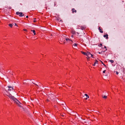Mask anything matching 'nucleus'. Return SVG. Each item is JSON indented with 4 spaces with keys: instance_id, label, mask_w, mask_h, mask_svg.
<instances>
[{
    "instance_id": "1",
    "label": "nucleus",
    "mask_w": 125,
    "mask_h": 125,
    "mask_svg": "<svg viewBox=\"0 0 125 125\" xmlns=\"http://www.w3.org/2000/svg\"><path fill=\"white\" fill-rule=\"evenodd\" d=\"M16 14L17 15H19V16L21 17L23 16L24 15V14H23L22 12H20L19 11L17 12Z\"/></svg>"
},
{
    "instance_id": "2",
    "label": "nucleus",
    "mask_w": 125,
    "mask_h": 125,
    "mask_svg": "<svg viewBox=\"0 0 125 125\" xmlns=\"http://www.w3.org/2000/svg\"><path fill=\"white\" fill-rule=\"evenodd\" d=\"M93 55L89 52L86 51V56L88 57H92Z\"/></svg>"
},
{
    "instance_id": "3",
    "label": "nucleus",
    "mask_w": 125,
    "mask_h": 125,
    "mask_svg": "<svg viewBox=\"0 0 125 125\" xmlns=\"http://www.w3.org/2000/svg\"><path fill=\"white\" fill-rule=\"evenodd\" d=\"M11 99H12L14 101H15V100H17L18 102H19L20 104H21L19 101L16 98L14 97V96H13L11 98Z\"/></svg>"
},
{
    "instance_id": "4",
    "label": "nucleus",
    "mask_w": 125,
    "mask_h": 125,
    "mask_svg": "<svg viewBox=\"0 0 125 125\" xmlns=\"http://www.w3.org/2000/svg\"><path fill=\"white\" fill-rule=\"evenodd\" d=\"M54 95L52 94H49V97L51 99H53V97H54Z\"/></svg>"
},
{
    "instance_id": "5",
    "label": "nucleus",
    "mask_w": 125,
    "mask_h": 125,
    "mask_svg": "<svg viewBox=\"0 0 125 125\" xmlns=\"http://www.w3.org/2000/svg\"><path fill=\"white\" fill-rule=\"evenodd\" d=\"M108 35L107 34H106V35H104V37H106V39H108Z\"/></svg>"
},
{
    "instance_id": "6",
    "label": "nucleus",
    "mask_w": 125,
    "mask_h": 125,
    "mask_svg": "<svg viewBox=\"0 0 125 125\" xmlns=\"http://www.w3.org/2000/svg\"><path fill=\"white\" fill-rule=\"evenodd\" d=\"M7 96L9 97L10 99H11L13 96H12V95H11V94H10V93H9V95H7Z\"/></svg>"
},
{
    "instance_id": "7",
    "label": "nucleus",
    "mask_w": 125,
    "mask_h": 125,
    "mask_svg": "<svg viewBox=\"0 0 125 125\" xmlns=\"http://www.w3.org/2000/svg\"><path fill=\"white\" fill-rule=\"evenodd\" d=\"M66 40L67 41H69V42L71 41L72 42V41L70 39L68 38H65Z\"/></svg>"
},
{
    "instance_id": "8",
    "label": "nucleus",
    "mask_w": 125,
    "mask_h": 125,
    "mask_svg": "<svg viewBox=\"0 0 125 125\" xmlns=\"http://www.w3.org/2000/svg\"><path fill=\"white\" fill-rule=\"evenodd\" d=\"M74 8H73L72 9V13H73L74 12H76L77 11L76 10H74Z\"/></svg>"
},
{
    "instance_id": "9",
    "label": "nucleus",
    "mask_w": 125,
    "mask_h": 125,
    "mask_svg": "<svg viewBox=\"0 0 125 125\" xmlns=\"http://www.w3.org/2000/svg\"><path fill=\"white\" fill-rule=\"evenodd\" d=\"M99 30L101 33H103V31H102V30L100 29V27L99 28Z\"/></svg>"
},
{
    "instance_id": "10",
    "label": "nucleus",
    "mask_w": 125,
    "mask_h": 125,
    "mask_svg": "<svg viewBox=\"0 0 125 125\" xmlns=\"http://www.w3.org/2000/svg\"><path fill=\"white\" fill-rule=\"evenodd\" d=\"M71 32L73 34H75V31L74 30H72V31Z\"/></svg>"
},
{
    "instance_id": "11",
    "label": "nucleus",
    "mask_w": 125,
    "mask_h": 125,
    "mask_svg": "<svg viewBox=\"0 0 125 125\" xmlns=\"http://www.w3.org/2000/svg\"><path fill=\"white\" fill-rule=\"evenodd\" d=\"M31 31H32L33 33L34 34V35H35L36 34V32L34 30H31Z\"/></svg>"
},
{
    "instance_id": "12",
    "label": "nucleus",
    "mask_w": 125,
    "mask_h": 125,
    "mask_svg": "<svg viewBox=\"0 0 125 125\" xmlns=\"http://www.w3.org/2000/svg\"><path fill=\"white\" fill-rule=\"evenodd\" d=\"M15 102L18 105V106L20 107H21L22 106L19 104L16 101H15Z\"/></svg>"
},
{
    "instance_id": "13",
    "label": "nucleus",
    "mask_w": 125,
    "mask_h": 125,
    "mask_svg": "<svg viewBox=\"0 0 125 125\" xmlns=\"http://www.w3.org/2000/svg\"><path fill=\"white\" fill-rule=\"evenodd\" d=\"M81 52L83 54L86 55V52H84L83 51H81Z\"/></svg>"
},
{
    "instance_id": "14",
    "label": "nucleus",
    "mask_w": 125,
    "mask_h": 125,
    "mask_svg": "<svg viewBox=\"0 0 125 125\" xmlns=\"http://www.w3.org/2000/svg\"><path fill=\"white\" fill-rule=\"evenodd\" d=\"M8 87L9 88H11V89H12V90H14V89L13 88V87H11V86H8Z\"/></svg>"
},
{
    "instance_id": "15",
    "label": "nucleus",
    "mask_w": 125,
    "mask_h": 125,
    "mask_svg": "<svg viewBox=\"0 0 125 125\" xmlns=\"http://www.w3.org/2000/svg\"><path fill=\"white\" fill-rule=\"evenodd\" d=\"M100 61L105 66V67H106L107 66H106V65H105L101 61Z\"/></svg>"
},
{
    "instance_id": "16",
    "label": "nucleus",
    "mask_w": 125,
    "mask_h": 125,
    "mask_svg": "<svg viewBox=\"0 0 125 125\" xmlns=\"http://www.w3.org/2000/svg\"><path fill=\"white\" fill-rule=\"evenodd\" d=\"M102 97L104 99H106L107 97V96L106 95H104V96L103 95Z\"/></svg>"
},
{
    "instance_id": "17",
    "label": "nucleus",
    "mask_w": 125,
    "mask_h": 125,
    "mask_svg": "<svg viewBox=\"0 0 125 125\" xmlns=\"http://www.w3.org/2000/svg\"><path fill=\"white\" fill-rule=\"evenodd\" d=\"M9 26H10L11 27H12V26H13V24H9Z\"/></svg>"
},
{
    "instance_id": "18",
    "label": "nucleus",
    "mask_w": 125,
    "mask_h": 125,
    "mask_svg": "<svg viewBox=\"0 0 125 125\" xmlns=\"http://www.w3.org/2000/svg\"><path fill=\"white\" fill-rule=\"evenodd\" d=\"M95 64H98V61H97V60H95V62H94Z\"/></svg>"
},
{
    "instance_id": "19",
    "label": "nucleus",
    "mask_w": 125,
    "mask_h": 125,
    "mask_svg": "<svg viewBox=\"0 0 125 125\" xmlns=\"http://www.w3.org/2000/svg\"><path fill=\"white\" fill-rule=\"evenodd\" d=\"M89 98V96L88 94H86V100H87L88 98Z\"/></svg>"
},
{
    "instance_id": "20",
    "label": "nucleus",
    "mask_w": 125,
    "mask_h": 125,
    "mask_svg": "<svg viewBox=\"0 0 125 125\" xmlns=\"http://www.w3.org/2000/svg\"><path fill=\"white\" fill-rule=\"evenodd\" d=\"M109 61L111 62V63H112L114 62V61L113 60H110Z\"/></svg>"
},
{
    "instance_id": "21",
    "label": "nucleus",
    "mask_w": 125,
    "mask_h": 125,
    "mask_svg": "<svg viewBox=\"0 0 125 125\" xmlns=\"http://www.w3.org/2000/svg\"><path fill=\"white\" fill-rule=\"evenodd\" d=\"M81 29L82 30H83L84 29H85L83 27H81Z\"/></svg>"
},
{
    "instance_id": "22",
    "label": "nucleus",
    "mask_w": 125,
    "mask_h": 125,
    "mask_svg": "<svg viewBox=\"0 0 125 125\" xmlns=\"http://www.w3.org/2000/svg\"><path fill=\"white\" fill-rule=\"evenodd\" d=\"M74 46L76 47L77 45V44L76 43H74V45H73Z\"/></svg>"
},
{
    "instance_id": "23",
    "label": "nucleus",
    "mask_w": 125,
    "mask_h": 125,
    "mask_svg": "<svg viewBox=\"0 0 125 125\" xmlns=\"http://www.w3.org/2000/svg\"><path fill=\"white\" fill-rule=\"evenodd\" d=\"M61 116L63 117H66L65 115H61Z\"/></svg>"
},
{
    "instance_id": "24",
    "label": "nucleus",
    "mask_w": 125,
    "mask_h": 125,
    "mask_svg": "<svg viewBox=\"0 0 125 125\" xmlns=\"http://www.w3.org/2000/svg\"><path fill=\"white\" fill-rule=\"evenodd\" d=\"M32 83H33V84H34L35 85H37V86H39L37 84H36L33 83V82H32Z\"/></svg>"
},
{
    "instance_id": "25",
    "label": "nucleus",
    "mask_w": 125,
    "mask_h": 125,
    "mask_svg": "<svg viewBox=\"0 0 125 125\" xmlns=\"http://www.w3.org/2000/svg\"><path fill=\"white\" fill-rule=\"evenodd\" d=\"M102 44L101 43H100V45H98V46L100 47H101V46H102Z\"/></svg>"
},
{
    "instance_id": "26",
    "label": "nucleus",
    "mask_w": 125,
    "mask_h": 125,
    "mask_svg": "<svg viewBox=\"0 0 125 125\" xmlns=\"http://www.w3.org/2000/svg\"><path fill=\"white\" fill-rule=\"evenodd\" d=\"M61 104L63 105H66L65 104V103H62V104Z\"/></svg>"
},
{
    "instance_id": "27",
    "label": "nucleus",
    "mask_w": 125,
    "mask_h": 125,
    "mask_svg": "<svg viewBox=\"0 0 125 125\" xmlns=\"http://www.w3.org/2000/svg\"><path fill=\"white\" fill-rule=\"evenodd\" d=\"M63 109L64 110H65V109H66V108L65 107V106H64V108H63Z\"/></svg>"
},
{
    "instance_id": "28",
    "label": "nucleus",
    "mask_w": 125,
    "mask_h": 125,
    "mask_svg": "<svg viewBox=\"0 0 125 125\" xmlns=\"http://www.w3.org/2000/svg\"><path fill=\"white\" fill-rule=\"evenodd\" d=\"M104 48H105V49L106 50H107V49H106V46H104Z\"/></svg>"
},
{
    "instance_id": "29",
    "label": "nucleus",
    "mask_w": 125,
    "mask_h": 125,
    "mask_svg": "<svg viewBox=\"0 0 125 125\" xmlns=\"http://www.w3.org/2000/svg\"><path fill=\"white\" fill-rule=\"evenodd\" d=\"M11 89H9L8 90L9 91H10L11 90Z\"/></svg>"
},
{
    "instance_id": "30",
    "label": "nucleus",
    "mask_w": 125,
    "mask_h": 125,
    "mask_svg": "<svg viewBox=\"0 0 125 125\" xmlns=\"http://www.w3.org/2000/svg\"><path fill=\"white\" fill-rule=\"evenodd\" d=\"M84 94V95H82V97H83L84 96H85H85H86V94Z\"/></svg>"
},
{
    "instance_id": "31",
    "label": "nucleus",
    "mask_w": 125,
    "mask_h": 125,
    "mask_svg": "<svg viewBox=\"0 0 125 125\" xmlns=\"http://www.w3.org/2000/svg\"><path fill=\"white\" fill-rule=\"evenodd\" d=\"M105 71H106V70H104V71H103V73H105Z\"/></svg>"
},
{
    "instance_id": "32",
    "label": "nucleus",
    "mask_w": 125,
    "mask_h": 125,
    "mask_svg": "<svg viewBox=\"0 0 125 125\" xmlns=\"http://www.w3.org/2000/svg\"><path fill=\"white\" fill-rule=\"evenodd\" d=\"M118 73H119L118 72H116V74H118Z\"/></svg>"
},
{
    "instance_id": "33",
    "label": "nucleus",
    "mask_w": 125,
    "mask_h": 125,
    "mask_svg": "<svg viewBox=\"0 0 125 125\" xmlns=\"http://www.w3.org/2000/svg\"><path fill=\"white\" fill-rule=\"evenodd\" d=\"M36 21L35 20V19L34 20V21H33V22H36Z\"/></svg>"
},
{
    "instance_id": "34",
    "label": "nucleus",
    "mask_w": 125,
    "mask_h": 125,
    "mask_svg": "<svg viewBox=\"0 0 125 125\" xmlns=\"http://www.w3.org/2000/svg\"><path fill=\"white\" fill-rule=\"evenodd\" d=\"M23 30L24 31H27V30L26 29H24Z\"/></svg>"
},
{
    "instance_id": "35",
    "label": "nucleus",
    "mask_w": 125,
    "mask_h": 125,
    "mask_svg": "<svg viewBox=\"0 0 125 125\" xmlns=\"http://www.w3.org/2000/svg\"><path fill=\"white\" fill-rule=\"evenodd\" d=\"M15 25L17 26V24L16 23H15Z\"/></svg>"
},
{
    "instance_id": "36",
    "label": "nucleus",
    "mask_w": 125,
    "mask_h": 125,
    "mask_svg": "<svg viewBox=\"0 0 125 125\" xmlns=\"http://www.w3.org/2000/svg\"><path fill=\"white\" fill-rule=\"evenodd\" d=\"M26 18H28V16H26Z\"/></svg>"
},
{
    "instance_id": "37",
    "label": "nucleus",
    "mask_w": 125,
    "mask_h": 125,
    "mask_svg": "<svg viewBox=\"0 0 125 125\" xmlns=\"http://www.w3.org/2000/svg\"><path fill=\"white\" fill-rule=\"evenodd\" d=\"M95 63H94V64L93 65L94 66H95Z\"/></svg>"
},
{
    "instance_id": "38",
    "label": "nucleus",
    "mask_w": 125,
    "mask_h": 125,
    "mask_svg": "<svg viewBox=\"0 0 125 125\" xmlns=\"http://www.w3.org/2000/svg\"><path fill=\"white\" fill-rule=\"evenodd\" d=\"M25 83H26L25 82H23V83H24V84H25Z\"/></svg>"
},
{
    "instance_id": "39",
    "label": "nucleus",
    "mask_w": 125,
    "mask_h": 125,
    "mask_svg": "<svg viewBox=\"0 0 125 125\" xmlns=\"http://www.w3.org/2000/svg\"><path fill=\"white\" fill-rule=\"evenodd\" d=\"M62 20H60V21H61L62 22Z\"/></svg>"
},
{
    "instance_id": "40",
    "label": "nucleus",
    "mask_w": 125,
    "mask_h": 125,
    "mask_svg": "<svg viewBox=\"0 0 125 125\" xmlns=\"http://www.w3.org/2000/svg\"><path fill=\"white\" fill-rule=\"evenodd\" d=\"M98 53H99V54H101V52H98Z\"/></svg>"
},
{
    "instance_id": "41",
    "label": "nucleus",
    "mask_w": 125,
    "mask_h": 125,
    "mask_svg": "<svg viewBox=\"0 0 125 125\" xmlns=\"http://www.w3.org/2000/svg\"><path fill=\"white\" fill-rule=\"evenodd\" d=\"M26 80H24V81L25 82H26Z\"/></svg>"
},
{
    "instance_id": "42",
    "label": "nucleus",
    "mask_w": 125,
    "mask_h": 125,
    "mask_svg": "<svg viewBox=\"0 0 125 125\" xmlns=\"http://www.w3.org/2000/svg\"><path fill=\"white\" fill-rule=\"evenodd\" d=\"M71 36H72V37H73V35H72Z\"/></svg>"
},
{
    "instance_id": "43",
    "label": "nucleus",
    "mask_w": 125,
    "mask_h": 125,
    "mask_svg": "<svg viewBox=\"0 0 125 125\" xmlns=\"http://www.w3.org/2000/svg\"><path fill=\"white\" fill-rule=\"evenodd\" d=\"M56 5V4H55V3H54V5Z\"/></svg>"
},
{
    "instance_id": "44",
    "label": "nucleus",
    "mask_w": 125,
    "mask_h": 125,
    "mask_svg": "<svg viewBox=\"0 0 125 125\" xmlns=\"http://www.w3.org/2000/svg\"><path fill=\"white\" fill-rule=\"evenodd\" d=\"M86 118H88V117H87V116H86Z\"/></svg>"
},
{
    "instance_id": "45",
    "label": "nucleus",
    "mask_w": 125,
    "mask_h": 125,
    "mask_svg": "<svg viewBox=\"0 0 125 125\" xmlns=\"http://www.w3.org/2000/svg\"><path fill=\"white\" fill-rule=\"evenodd\" d=\"M47 101H49L48 100V99H47Z\"/></svg>"
},
{
    "instance_id": "46",
    "label": "nucleus",
    "mask_w": 125,
    "mask_h": 125,
    "mask_svg": "<svg viewBox=\"0 0 125 125\" xmlns=\"http://www.w3.org/2000/svg\"><path fill=\"white\" fill-rule=\"evenodd\" d=\"M77 33H78V32H77Z\"/></svg>"
},
{
    "instance_id": "47",
    "label": "nucleus",
    "mask_w": 125,
    "mask_h": 125,
    "mask_svg": "<svg viewBox=\"0 0 125 125\" xmlns=\"http://www.w3.org/2000/svg\"><path fill=\"white\" fill-rule=\"evenodd\" d=\"M38 84L39 85L40 84V83H39Z\"/></svg>"
}]
</instances>
